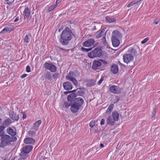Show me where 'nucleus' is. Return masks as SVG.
I'll return each instance as SVG.
<instances>
[{
	"label": "nucleus",
	"instance_id": "obj_1",
	"mask_svg": "<svg viewBox=\"0 0 160 160\" xmlns=\"http://www.w3.org/2000/svg\"><path fill=\"white\" fill-rule=\"evenodd\" d=\"M77 96V94L75 93L70 94L67 97L68 101L64 102V103L66 108L70 106V110L73 113L78 112L84 102L83 99L81 97L75 98Z\"/></svg>",
	"mask_w": 160,
	"mask_h": 160
},
{
	"label": "nucleus",
	"instance_id": "obj_2",
	"mask_svg": "<svg viewBox=\"0 0 160 160\" xmlns=\"http://www.w3.org/2000/svg\"><path fill=\"white\" fill-rule=\"evenodd\" d=\"M73 35L72 31L69 28L66 27L60 35L59 39L60 43L64 46L68 45L72 38Z\"/></svg>",
	"mask_w": 160,
	"mask_h": 160
},
{
	"label": "nucleus",
	"instance_id": "obj_3",
	"mask_svg": "<svg viewBox=\"0 0 160 160\" xmlns=\"http://www.w3.org/2000/svg\"><path fill=\"white\" fill-rule=\"evenodd\" d=\"M104 52L102 51L100 48L98 47L94 49L90 53H88V56L90 58L94 57H100L103 55Z\"/></svg>",
	"mask_w": 160,
	"mask_h": 160
},
{
	"label": "nucleus",
	"instance_id": "obj_4",
	"mask_svg": "<svg viewBox=\"0 0 160 160\" xmlns=\"http://www.w3.org/2000/svg\"><path fill=\"white\" fill-rule=\"evenodd\" d=\"M1 135V142L0 143V147L4 148L7 145L10 144V141L8 139L9 136L4 134Z\"/></svg>",
	"mask_w": 160,
	"mask_h": 160
},
{
	"label": "nucleus",
	"instance_id": "obj_5",
	"mask_svg": "<svg viewBox=\"0 0 160 160\" xmlns=\"http://www.w3.org/2000/svg\"><path fill=\"white\" fill-rule=\"evenodd\" d=\"M109 91L116 94H119L121 92V89L118 86L112 85L109 88Z\"/></svg>",
	"mask_w": 160,
	"mask_h": 160
},
{
	"label": "nucleus",
	"instance_id": "obj_6",
	"mask_svg": "<svg viewBox=\"0 0 160 160\" xmlns=\"http://www.w3.org/2000/svg\"><path fill=\"white\" fill-rule=\"evenodd\" d=\"M44 66L46 69L49 70L52 72H55L57 71V67L50 63L46 62L44 64Z\"/></svg>",
	"mask_w": 160,
	"mask_h": 160
},
{
	"label": "nucleus",
	"instance_id": "obj_7",
	"mask_svg": "<svg viewBox=\"0 0 160 160\" xmlns=\"http://www.w3.org/2000/svg\"><path fill=\"white\" fill-rule=\"evenodd\" d=\"M123 59L125 62L128 63L133 62L134 58L130 53H127L123 55Z\"/></svg>",
	"mask_w": 160,
	"mask_h": 160
},
{
	"label": "nucleus",
	"instance_id": "obj_8",
	"mask_svg": "<svg viewBox=\"0 0 160 160\" xmlns=\"http://www.w3.org/2000/svg\"><path fill=\"white\" fill-rule=\"evenodd\" d=\"M95 42V40L93 39H89L84 42L82 43V46L86 47H89L92 46Z\"/></svg>",
	"mask_w": 160,
	"mask_h": 160
},
{
	"label": "nucleus",
	"instance_id": "obj_9",
	"mask_svg": "<svg viewBox=\"0 0 160 160\" xmlns=\"http://www.w3.org/2000/svg\"><path fill=\"white\" fill-rule=\"evenodd\" d=\"M9 115L10 117L14 121H18L19 119V115H17L14 111L9 112Z\"/></svg>",
	"mask_w": 160,
	"mask_h": 160
},
{
	"label": "nucleus",
	"instance_id": "obj_10",
	"mask_svg": "<svg viewBox=\"0 0 160 160\" xmlns=\"http://www.w3.org/2000/svg\"><path fill=\"white\" fill-rule=\"evenodd\" d=\"M122 37L121 34L117 30L113 31L112 35V38H118L119 39Z\"/></svg>",
	"mask_w": 160,
	"mask_h": 160
},
{
	"label": "nucleus",
	"instance_id": "obj_11",
	"mask_svg": "<svg viewBox=\"0 0 160 160\" xmlns=\"http://www.w3.org/2000/svg\"><path fill=\"white\" fill-rule=\"evenodd\" d=\"M79 73L78 71H75L73 72L70 71L68 75L66 76L65 78L71 77L74 78V77L79 76Z\"/></svg>",
	"mask_w": 160,
	"mask_h": 160
},
{
	"label": "nucleus",
	"instance_id": "obj_12",
	"mask_svg": "<svg viewBox=\"0 0 160 160\" xmlns=\"http://www.w3.org/2000/svg\"><path fill=\"white\" fill-rule=\"evenodd\" d=\"M63 86L64 88L67 91L71 90L72 88L71 83L68 81L64 82L63 83Z\"/></svg>",
	"mask_w": 160,
	"mask_h": 160
},
{
	"label": "nucleus",
	"instance_id": "obj_13",
	"mask_svg": "<svg viewBox=\"0 0 160 160\" xmlns=\"http://www.w3.org/2000/svg\"><path fill=\"white\" fill-rule=\"evenodd\" d=\"M102 63L100 61L95 60L93 62L92 68L94 70L99 69Z\"/></svg>",
	"mask_w": 160,
	"mask_h": 160
},
{
	"label": "nucleus",
	"instance_id": "obj_14",
	"mask_svg": "<svg viewBox=\"0 0 160 160\" xmlns=\"http://www.w3.org/2000/svg\"><path fill=\"white\" fill-rule=\"evenodd\" d=\"M13 29V28L11 27L10 26H8L5 27L0 32V34L4 32H10Z\"/></svg>",
	"mask_w": 160,
	"mask_h": 160
},
{
	"label": "nucleus",
	"instance_id": "obj_15",
	"mask_svg": "<svg viewBox=\"0 0 160 160\" xmlns=\"http://www.w3.org/2000/svg\"><path fill=\"white\" fill-rule=\"evenodd\" d=\"M116 121L111 115L109 116L107 120V124L111 126L113 125L114 124L115 122Z\"/></svg>",
	"mask_w": 160,
	"mask_h": 160
},
{
	"label": "nucleus",
	"instance_id": "obj_16",
	"mask_svg": "<svg viewBox=\"0 0 160 160\" xmlns=\"http://www.w3.org/2000/svg\"><path fill=\"white\" fill-rule=\"evenodd\" d=\"M31 151H22L20 154V156L22 159H25L28 157V154Z\"/></svg>",
	"mask_w": 160,
	"mask_h": 160
},
{
	"label": "nucleus",
	"instance_id": "obj_17",
	"mask_svg": "<svg viewBox=\"0 0 160 160\" xmlns=\"http://www.w3.org/2000/svg\"><path fill=\"white\" fill-rule=\"evenodd\" d=\"M42 122V121L41 120H39L36 122L32 126V129L37 131L38 129V127L41 124Z\"/></svg>",
	"mask_w": 160,
	"mask_h": 160
},
{
	"label": "nucleus",
	"instance_id": "obj_18",
	"mask_svg": "<svg viewBox=\"0 0 160 160\" xmlns=\"http://www.w3.org/2000/svg\"><path fill=\"white\" fill-rule=\"evenodd\" d=\"M111 70L113 74H116L117 73L118 71V66L115 64L113 65L111 67Z\"/></svg>",
	"mask_w": 160,
	"mask_h": 160
},
{
	"label": "nucleus",
	"instance_id": "obj_19",
	"mask_svg": "<svg viewBox=\"0 0 160 160\" xmlns=\"http://www.w3.org/2000/svg\"><path fill=\"white\" fill-rule=\"evenodd\" d=\"M128 53H130V55L132 56L133 58L134 57L136 56L137 52L136 49L133 48H131L128 50Z\"/></svg>",
	"mask_w": 160,
	"mask_h": 160
},
{
	"label": "nucleus",
	"instance_id": "obj_20",
	"mask_svg": "<svg viewBox=\"0 0 160 160\" xmlns=\"http://www.w3.org/2000/svg\"><path fill=\"white\" fill-rule=\"evenodd\" d=\"M31 14L30 11L28 7L25 8L24 10L23 16L24 18H28L30 16Z\"/></svg>",
	"mask_w": 160,
	"mask_h": 160
},
{
	"label": "nucleus",
	"instance_id": "obj_21",
	"mask_svg": "<svg viewBox=\"0 0 160 160\" xmlns=\"http://www.w3.org/2000/svg\"><path fill=\"white\" fill-rule=\"evenodd\" d=\"M113 46L114 47L118 46L120 44L119 39L118 38H111Z\"/></svg>",
	"mask_w": 160,
	"mask_h": 160
},
{
	"label": "nucleus",
	"instance_id": "obj_22",
	"mask_svg": "<svg viewBox=\"0 0 160 160\" xmlns=\"http://www.w3.org/2000/svg\"><path fill=\"white\" fill-rule=\"evenodd\" d=\"M24 142L26 144H33L35 142V140L30 138H27L24 139Z\"/></svg>",
	"mask_w": 160,
	"mask_h": 160
},
{
	"label": "nucleus",
	"instance_id": "obj_23",
	"mask_svg": "<svg viewBox=\"0 0 160 160\" xmlns=\"http://www.w3.org/2000/svg\"><path fill=\"white\" fill-rule=\"evenodd\" d=\"M119 116V114L117 111H114L112 112V116L117 121L118 120Z\"/></svg>",
	"mask_w": 160,
	"mask_h": 160
},
{
	"label": "nucleus",
	"instance_id": "obj_24",
	"mask_svg": "<svg viewBox=\"0 0 160 160\" xmlns=\"http://www.w3.org/2000/svg\"><path fill=\"white\" fill-rule=\"evenodd\" d=\"M114 105L113 104H111L109 106L108 108L105 112L106 114L108 115L111 113L113 108Z\"/></svg>",
	"mask_w": 160,
	"mask_h": 160
},
{
	"label": "nucleus",
	"instance_id": "obj_25",
	"mask_svg": "<svg viewBox=\"0 0 160 160\" xmlns=\"http://www.w3.org/2000/svg\"><path fill=\"white\" fill-rule=\"evenodd\" d=\"M7 131L8 133L12 136H14L16 134V132L10 127L7 129Z\"/></svg>",
	"mask_w": 160,
	"mask_h": 160
},
{
	"label": "nucleus",
	"instance_id": "obj_26",
	"mask_svg": "<svg viewBox=\"0 0 160 160\" xmlns=\"http://www.w3.org/2000/svg\"><path fill=\"white\" fill-rule=\"evenodd\" d=\"M66 79L68 80L72 81L73 84L75 86H77L78 85V82L74 78H65Z\"/></svg>",
	"mask_w": 160,
	"mask_h": 160
},
{
	"label": "nucleus",
	"instance_id": "obj_27",
	"mask_svg": "<svg viewBox=\"0 0 160 160\" xmlns=\"http://www.w3.org/2000/svg\"><path fill=\"white\" fill-rule=\"evenodd\" d=\"M12 120L10 118H8L5 120L3 123V125L5 126H8L12 123Z\"/></svg>",
	"mask_w": 160,
	"mask_h": 160
},
{
	"label": "nucleus",
	"instance_id": "obj_28",
	"mask_svg": "<svg viewBox=\"0 0 160 160\" xmlns=\"http://www.w3.org/2000/svg\"><path fill=\"white\" fill-rule=\"evenodd\" d=\"M106 22H107L112 23L116 22V20L114 18H110L108 16L106 17Z\"/></svg>",
	"mask_w": 160,
	"mask_h": 160
},
{
	"label": "nucleus",
	"instance_id": "obj_29",
	"mask_svg": "<svg viewBox=\"0 0 160 160\" xmlns=\"http://www.w3.org/2000/svg\"><path fill=\"white\" fill-rule=\"evenodd\" d=\"M45 78L48 80H51L52 79V77L50 72H47L44 76Z\"/></svg>",
	"mask_w": 160,
	"mask_h": 160
},
{
	"label": "nucleus",
	"instance_id": "obj_30",
	"mask_svg": "<svg viewBox=\"0 0 160 160\" xmlns=\"http://www.w3.org/2000/svg\"><path fill=\"white\" fill-rule=\"evenodd\" d=\"M33 147L31 145H26L25 147H23L22 150H32Z\"/></svg>",
	"mask_w": 160,
	"mask_h": 160
},
{
	"label": "nucleus",
	"instance_id": "obj_31",
	"mask_svg": "<svg viewBox=\"0 0 160 160\" xmlns=\"http://www.w3.org/2000/svg\"><path fill=\"white\" fill-rule=\"evenodd\" d=\"M94 83L93 82V80L92 79H90L88 81L87 85L88 87H91L94 86Z\"/></svg>",
	"mask_w": 160,
	"mask_h": 160
},
{
	"label": "nucleus",
	"instance_id": "obj_32",
	"mask_svg": "<svg viewBox=\"0 0 160 160\" xmlns=\"http://www.w3.org/2000/svg\"><path fill=\"white\" fill-rule=\"evenodd\" d=\"M31 37V35H26L25 36V37L24 39V41L27 43L29 42H30V37Z\"/></svg>",
	"mask_w": 160,
	"mask_h": 160
},
{
	"label": "nucleus",
	"instance_id": "obj_33",
	"mask_svg": "<svg viewBox=\"0 0 160 160\" xmlns=\"http://www.w3.org/2000/svg\"><path fill=\"white\" fill-rule=\"evenodd\" d=\"M9 140L10 141V144L11 142L15 141H16L17 139V138L16 137H14V136H12L10 137L9 136V137L8 138Z\"/></svg>",
	"mask_w": 160,
	"mask_h": 160
},
{
	"label": "nucleus",
	"instance_id": "obj_34",
	"mask_svg": "<svg viewBox=\"0 0 160 160\" xmlns=\"http://www.w3.org/2000/svg\"><path fill=\"white\" fill-rule=\"evenodd\" d=\"M28 133L29 136L32 137L36 135V132L32 130H30L28 132Z\"/></svg>",
	"mask_w": 160,
	"mask_h": 160
},
{
	"label": "nucleus",
	"instance_id": "obj_35",
	"mask_svg": "<svg viewBox=\"0 0 160 160\" xmlns=\"http://www.w3.org/2000/svg\"><path fill=\"white\" fill-rule=\"evenodd\" d=\"M92 48H86L83 47H82L81 48V50L84 52H88L92 49Z\"/></svg>",
	"mask_w": 160,
	"mask_h": 160
},
{
	"label": "nucleus",
	"instance_id": "obj_36",
	"mask_svg": "<svg viewBox=\"0 0 160 160\" xmlns=\"http://www.w3.org/2000/svg\"><path fill=\"white\" fill-rule=\"evenodd\" d=\"M102 36V33L100 32V31H98L97 32L96 35V38H100Z\"/></svg>",
	"mask_w": 160,
	"mask_h": 160
},
{
	"label": "nucleus",
	"instance_id": "obj_37",
	"mask_svg": "<svg viewBox=\"0 0 160 160\" xmlns=\"http://www.w3.org/2000/svg\"><path fill=\"white\" fill-rule=\"evenodd\" d=\"M56 7V6L52 5L50 6L48 10V12H50L51 11L54 10Z\"/></svg>",
	"mask_w": 160,
	"mask_h": 160
},
{
	"label": "nucleus",
	"instance_id": "obj_38",
	"mask_svg": "<svg viewBox=\"0 0 160 160\" xmlns=\"http://www.w3.org/2000/svg\"><path fill=\"white\" fill-rule=\"evenodd\" d=\"M5 128L3 126H0V136H1V135H4L3 132H2L4 129Z\"/></svg>",
	"mask_w": 160,
	"mask_h": 160
},
{
	"label": "nucleus",
	"instance_id": "obj_39",
	"mask_svg": "<svg viewBox=\"0 0 160 160\" xmlns=\"http://www.w3.org/2000/svg\"><path fill=\"white\" fill-rule=\"evenodd\" d=\"M14 0H6L5 1L7 2V3L9 5H11L14 2Z\"/></svg>",
	"mask_w": 160,
	"mask_h": 160
},
{
	"label": "nucleus",
	"instance_id": "obj_40",
	"mask_svg": "<svg viewBox=\"0 0 160 160\" xmlns=\"http://www.w3.org/2000/svg\"><path fill=\"white\" fill-rule=\"evenodd\" d=\"M95 121L93 120L91 121L89 124L90 127L92 128H93L95 126Z\"/></svg>",
	"mask_w": 160,
	"mask_h": 160
},
{
	"label": "nucleus",
	"instance_id": "obj_41",
	"mask_svg": "<svg viewBox=\"0 0 160 160\" xmlns=\"http://www.w3.org/2000/svg\"><path fill=\"white\" fill-rule=\"evenodd\" d=\"M160 20L158 18H156L154 20L153 23L156 25L158 23L160 22Z\"/></svg>",
	"mask_w": 160,
	"mask_h": 160
},
{
	"label": "nucleus",
	"instance_id": "obj_42",
	"mask_svg": "<svg viewBox=\"0 0 160 160\" xmlns=\"http://www.w3.org/2000/svg\"><path fill=\"white\" fill-rule=\"evenodd\" d=\"M156 113V109L155 108H154L153 109L152 113V117H153L154 116Z\"/></svg>",
	"mask_w": 160,
	"mask_h": 160
},
{
	"label": "nucleus",
	"instance_id": "obj_43",
	"mask_svg": "<svg viewBox=\"0 0 160 160\" xmlns=\"http://www.w3.org/2000/svg\"><path fill=\"white\" fill-rule=\"evenodd\" d=\"M103 78H104L103 77H101L100 79L97 82V84L98 85H100L102 83V81L103 80Z\"/></svg>",
	"mask_w": 160,
	"mask_h": 160
},
{
	"label": "nucleus",
	"instance_id": "obj_44",
	"mask_svg": "<svg viewBox=\"0 0 160 160\" xmlns=\"http://www.w3.org/2000/svg\"><path fill=\"white\" fill-rule=\"evenodd\" d=\"M134 4H135V3H134V2H130L129 3V4L127 5V7L129 8V7H130L133 6Z\"/></svg>",
	"mask_w": 160,
	"mask_h": 160
},
{
	"label": "nucleus",
	"instance_id": "obj_45",
	"mask_svg": "<svg viewBox=\"0 0 160 160\" xmlns=\"http://www.w3.org/2000/svg\"><path fill=\"white\" fill-rule=\"evenodd\" d=\"M58 75L59 74L58 73H55L53 75L52 78L54 79L57 78Z\"/></svg>",
	"mask_w": 160,
	"mask_h": 160
},
{
	"label": "nucleus",
	"instance_id": "obj_46",
	"mask_svg": "<svg viewBox=\"0 0 160 160\" xmlns=\"http://www.w3.org/2000/svg\"><path fill=\"white\" fill-rule=\"evenodd\" d=\"M149 39V38H145L141 42V43L142 44H144Z\"/></svg>",
	"mask_w": 160,
	"mask_h": 160
},
{
	"label": "nucleus",
	"instance_id": "obj_47",
	"mask_svg": "<svg viewBox=\"0 0 160 160\" xmlns=\"http://www.w3.org/2000/svg\"><path fill=\"white\" fill-rule=\"evenodd\" d=\"M105 123V120L104 118H102L101 119L100 124V125L102 126Z\"/></svg>",
	"mask_w": 160,
	"mask_h": 160
},
{
	"label": "nucleus",
	"instance_id": "obj_48",
	"mask_svg": "<svg viewBox=\"0 0 160 160\" xmlns=\"http://www.w3.org/2000/svg\"><path fill=\"white\" fill-rule=\"evenodd\" d=\"M30 67L29 66H27L26 68V71L28 72H31Z\"/></svg>",
	"mask_w": 160,
	"mask_h": 160
},
{
	"label": "nucleus",
	"instance_id": "obj_49",
	"mask_svg": "<svg viewBox=\"0 0 160 160\" xmlns=\"http://www.w3.org/2000/svg\"><path fill=\"white\" fill-rule=\"evenodd\" d=\"M102 41L104 44H107L106 39L105 37H103V38H102Z\"/></svg>",
	"mask_w": 160,
	"mask_h": 160
},
{
	"label": "nucleus",
	"instance_id": "obj_50",
	"mask_svg": "<svg viewBox=\"0 0 160 160\" xmlns=\"http://www.w3.org/2000/svg\"><path fill=\"white\" fill-rule=\"evenodd\" d=\"M115 99L117 101V102H118L120 99V97L119 96H116L115 97Z\"/></svg>",
	"mask_w": 160,
	"mask_h": 160
},
{
	"label": "nucleus",
	"instance_id": "obj_51",
	"mask_svg": "<svg viewBox=\"0 0 160 160\" xmlns=\"http://www.w3.org/2000/svg\"><path fill=\"white\" fill-rule=\"evenodd\" d=\"M27 76V74H23L21 76V78H23L26 77Z\"/></svg>",
	"mask_w": 160,
	"mask_h": 160
},
{
	"label": "nucleus",
	"instance_id": "obj_52",
	"mask_svg": "<svg viewBox=\"0 0 160 160\" xmlns=\"http://www.w3.org/2000/svg\"><path fill=\"white\" fill-rule=\"evenodd\" d=\"M60 0H56V4L55 5L56 6V7H57L58 5L60 2Z\"/></svg>",
	"mask_w": 160,
	"mask_h": 160
},
{
	"label": "nucleus",
	"instance_id": "obj_53",
	"mask_svg": "<svg viewBox=\"0 0 160 160\" xmlns=\"http://www.w3.org/2000/svg\"><path fill=\"white\" fill-rule=\"evenodd\" d=\"M142 0H135L134 1V3L135 4H137L139 2H140Z\"/></svg>",
	"mask_w": 160,
	"mask_h": 160
},
{
	"label": "nucleus",
	"instance_id": "obj_54",
	"mask_svg": "<svg viewBox=\"0 0 160 160\" xmlns=\"http://www.w3.org/2000/svg\"><path fill=\"white\" fill-rule=\"evenodd\" d=\"M26 118V114L24 112H23V113L22 118L23 119H24Z\"/></svg>",
	"mask_w": 160,
	"mask_h": 160
},
{
	"label": "nucleus",
	"instance_id": "obj_55",
	"mask_svg": "<svg viewBox=\"0 0 160 160\" xmlns=\"http://www.w3.org/2000/svg\"><path fill=\"white\" fill-rule=\"evenodd\" d=\"M19 19V17L18 16L14 20V22H15L18 21Z\"/></svg>",
	"mask_w": 160,
	"mask_h": 160
},
{
	"label": "nucleus",
	"instance_id": "obj_56",
	"mask_svg": "<svg viewBox=\"0 0 160 160\" xmlns=\"http://www.w3.org/2000/svg\"><path fill=\"white\" fill-rule=\"evenodd\" d=\"M70 93V91H67L64 92V94L65 95L69 93Z\"/></svg>",
	"mask_w": 160,
	"mask_h": 160
},
{
	"label": "nucleus",
	"instance_id": "obj_57",
	"mask_svg": "<svg viewBox=\"0 0 160 160\" xmlns=\"http://www.w3.org/2000/svg\"><path fill=\"white\" fill-rule=\"evenodd\" d=\"M105 29L106 28H103L101 31H100V32L102 33L103 32H104Z\"/></svg>",
	"mask_w": 160,
	"mask_h": 160
},
{
	"label": "nucleus",
	"instance_id": "obj_58",
	"mask_svg": "<svg viewBox=\"0 0 160 160\" xmlns=\"http://www.w3.org/2000/svg\"><path fill=\"white\" fill-rule=\"evenodd\" d=\"M78 92L79 94H82V93L83 92L80 90H78Z\"/></svg>",
	"mask_w": 160,
	"mask_h": 160
},
{
	"label": "nucleus",
	"instance_id": "obj_59",
	"mask_svg": "<svg viewBox=\"0 0 160 160\" xmlns=\"http://www.w3.org/2000/svg\"><path fill=\"white\" fill-rule=\"evenodd\" d=\"M76 90H77V89H75V90H74L72 91H70V93L71 92H72V93L76 91Z\"/></svg>",
	"mask_w": 160,
	"mask_h": 160
},
{
	"label": "nucleus",
	"instance_id": "obj_60",
	"mask_svg": "<svg viewBox=\"0 0 160 160\" xmlns=\"http://www.w3.org/2000/svg\"><path fill=\"white\" fill-rule=\"evenodd\" d=\"M100 147H101V148H102V147H104V145H103V144L102 143H101L100 144Z\"/></svg>",
	"mask_w": 160,
	"mask_h": 160
},
{
	"label": "nucleus",
	"instance_id": "obj_61",
	"mask_svg": "<svg viewBox=\"0 0 160 160\" xmlns=\"http://www.w3.org/2000/svg\"><path fill=\"white\" fill-rule=\"evenodd\" d=\"M58 48H59V49H60L62 50H66L65 49H64L63 48H60L59 47H58Z\"/></svg>",
	"mask_w": 160,
	"mask_h": 160
},
{
	"label": "nucleus",
	"instance_id": "obj_62",
	"mask_svg": "<svg viewBox=\"0 0 160 160\" xmlns=\"http://www.w3.org/2000/svg\"><path fill=\"white\" fill-rule=\"evenodd\" d=\"M96 29V26H94V28H93V30H95Z\"/></svg>",
	"mask_w": 160,
	"mask_h": 160
},
{
	"label": "nucleus",
	"instance_id": "obj_63",
	"mask_svg": "<svg viewBox=\"0 0 160 160\" xmlns=\"http://www.w3.org/2000/svg\"><path fill=\"white\" fill-rule=\"evenodd\" d=\"M2 119L1 118H0V124L2 123Z\"/></svg>",
	"mask_w": 160,
	"mask_h": 160
},
{
	"label": "nucleus",
	"instance_id": "obj_64",
	"mask_svg": "<svg viewBox=\"0 0 160 160\" xmlns=\"http://www.w3.org/2000/svg\"><path fill=\"white\" fill-rule=\"evenodd\" d=\"M63 26H62L60 28H61V29H63Z\"/></svg>",
	"mask_w": 160,
	"mask_h": 160
}]
</instances>
